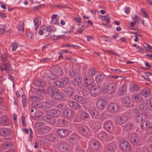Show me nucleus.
Instances as JSON below:
<instances>
[{
    "mask_svg": "<svg viewBox=\"0 0 152 152\" xmlns=\"http://www.w3.org/2000/svg\"><path fill=\"white\" fill-rule=\"evenodd\" d=\"M62 74V70L60 67L53 66L51 68L48 76L50 79L54 80L58 79Z\"/></svg>",
    "mask_w": 152,
    "mask_h": 152,
    "instance_id": "obj_1",
    "label": "nucleus"
},
{
    "mask_svg": "<svg viewBox=\"0 0 152 152\" xmlns=\"http://www.w3.org/2000/svg\"><path fill=\"white\" fill-rule=\"evenodd\" d=\"M118 86L117 84L114 82L108 84L104 88H103L104 93H108L110 94L115 92L117 89Z\"/></svg>",
    "mask_w": 152,
    "mask_h": 152,
    "instance_id": "obj_2",
    "label": "nucleus"
},
{
    "mask_svg": "<svg viewBox=\"0 0 152 152\" xmlns=\"http://www.w3.org/2000/svg\"><path fill=\"white\" fill-rule=\"evenodd\" d=\"M78 132L83 136H86L88 134L90 133L89 129L85 126H79L77 128Z\"/></svg>",
    "mask_w": 152,
    "mask_h": 152,
    "instance_id": "obj_3",
    "label": "nucleus"
},
{
    "mask_svg": "<svg viewBox=\"0 0 152 152\" xmlns=\"http://www.w3.org/2000/svg\"><path fill=\"white\" fill-rule=\"evenodd\" d=\"M51 130V128L50 126H44L40 128L37 129V133L39 134H44L49 132Z\"/></svg>",
    "mask_w": 152,
    "mask_h": 152,
    "instance_id": "obj_4",
    "label": "nucleus"
},
{
    "mask_svg": "<svg viewBox=\"0 0 152 152\" xmlns=\"http://www.w3.org/2000/svg\"><path fill=\"white\" fill-rule=\"evenodd\" d=\"M10 124V120L7 116L4 115L0 117V125L1 126H6Z\"/></svg>",
    "mask_w": 152,
    "mask_h": 152,
    "instance_id": "obj_5",
    "label": "nucleus"
},
{
    "mask_svg": "<svg viewBox=\"0 0 152 152\" xmlns=\"http://www.w3.org/2000/svg\"><path fill=\"white\" fill-rule=\"evenodd\" d=\"M120 147L122 149L126 151H130L131 149L130 143L125 140L121 141Z\"/></svg>",
    "mask_w": 152,
    "mask_h": 152,
    "instance_id": "obj_6",
    "label": "nucleus"
},
{
    "mask_svg": "<svg viewBox=\"0 0 152 152\" xmlns=\"http://www.w3.org/2000/svg\"><path fill=\"white\" fill-rule=\"evenodd\" d=\"M74 99L76 101L83 105V107H85L84 105L87 104L86 99L83 97L78 95H75L74 96Z\"/></svg>",
    "mask_w": 152,
    "mask_h": 152,
    "instance_id": "obj_7",
    "label": "nucleus"
},
{
    "mask_svg": "<svg viewBox=\"0 0 152 152\" xmlns=\"http://www.w3.org/2000/svg\"><path fill=\"white\" fill-rule=\"evenodd\" d=\"M56 131L58 134L61 137L65 138L68 135V130L65 129H57Z\"/></svg>",
    "mask_w": 152,
    "mask_h": 152,
    "instance_id": "obj_8",
    "label": "nucleus"
},
{
    "mask_svg": "<svg viewBox=\"0 0 152 152\" xmlns=\"http://www.w3.org/2000/svg\"><path fill=\"white\" fill-rule=\"evenodd\" d=\"M58 89L54 86H51L48 88L47 92L50 96L53 98Z\"/></svg>",
    "mask_w": 152,
    "mask_h": 152,
    "instance_id": "obj_9",
    "label": "nucleus"
},
{
    "mask_svg": "<svg viewBox=\"0 0 152 152\" xmlns=\"http://www.w3.org/2000/svg\"><path fill=\"white\" fill-rule=\"evenodd\" d=\"M103 125L105 129L108 132H111L113 131V126L110 121H105Z\"/></svg>",
    "mask_w": 152,
    "mask_h": 152,
    "instance_id": "obj_10",
    "label": "nucleus"
},
{
    "mask_svg": "<svg viewBox=\"0 0 152 152\" xmlns=\"http://www.w3.org/2000/svg\"><path fill=\"white\" fill-rule=\"evenodd\" d=\"M127 120V118L125 116L122 115L117 117L115 121V123L121 125L126 123Z\"/></svg>",
    "mask_w": 152,
    "mask_h": 152,
    "instance_id": "obj_11",
    "label": "nucleus"
},
{
    "mask_svg": "<svg viewBox=\"0 0 152 152\" xmlns=\"http://www.w3.org/2000/svg\"><path fill=\"white\" fill-rule=\"evenodd\" d=\"M96 106L100 110H103L106 105V102L104 99H101L98 100L96 102Z\"/></svg>",
    "mask_w": 152,
    "mask_h": 152,
    "instance_id": "obj_12",
    "label": "nucleus"
},
{
    "mask_svg": "<svg viewBox=\"0 0 152 152\" xmlns=\"http://www.w3.org/2000/svg\"><path fill=\"white\" fill-rule=\"evenodd\" d=\"M123 103L127 107H131L133 105V103L129 97H125L122 100Z\"/></svg>",
    "mask_w": 152,
    "mask_h": 152,
    "instance_id": "obj_13",
    "label": "nucleus"
},
{
    "mask_svg": "<svg viewBox=\"0 0 152 152\" xmlns=\"http://www.w3.org/2000/svg\"><path fill=\"white\" fill-rule=\"evenodd\" d=\"M140 88L137 84L132 83L130 84L129 88V91L132 93L136 92L139 91Z\"/></svg>",
    "mask_w": 152,
    "mask_h": 152,
    "instance_id": "obj_14",
    "label": "nucleus"
},
{
    "mask_svg": "<svg viewBox=\"0 0 152 152\" xmlns=\"http://www.w3.org/2000/svg\"><path fill=\"white\" fill-rule=\"evenodd\" d=\"M67 102L70 107L76 110H78L80 107V105L78 103L73 101L69 100Z\"/></svg>",
    "mask_w": 152,
    "mask_h": 152,
    "instance_id": "obj_15",
    "label": "nucleus"
},
{
    "mask_svg": "<svg viewBox=\"0 0 152 152\" xmlns=\"http://www.w3.org/2000/svg\"><path fill=\"white\" fill-rule=\"evenodd\" d=\"M10 133V130L8 128L3 127L0 129V135L3 137L9 136Z\"/></svg>",
    "mask_w": 152,
    "mask_h": 152,
    "instance_id": "obj_16",
    "label": "nucleus"
},
{
    "mask_svg": "<svg viewBox=\"0 0 152 152\" xmlns=\"http://www.w3.org/2000/svg\"><path fill=\"white\" fill-rule=\"evenodd\" d=\"M107 108L109 111L113 112H116L118 110V105L114 103L109 104Z\"/></svg>",
    "mask_w": 152,
    "mask_h": 152,
    "instance_id": "obj_17",
    "label": "nucleus"
},
{
    "mask_svg": "<svg viewBox=\"0 0 152 152\" xmlns=\"http://www.w3.org/2000/svg\"><path fill=\"white\" fill-rule=\"evenodd\" d=\"M130 141L133 144L137 145L139 142V137L137 134H133L130 136Z\"/></svg>",
    "mask_w": 152,
    "mask_h": 152,
    "instance_id": "obj_18",
    "label": "nucleus"
},
{
    "mask_svg": "<svg viewBox=\"0 0 152 152\" xmlns=\"http://www.w3.org/2000/svg\"><path fill=\"white\" fill-rule=\"evenodd\" d=\"M64 94L63 92H59L58 90L53 98L58 100H61L64 99Z\"/></svg>",
    "mask_w": 152,
    "mask_h": 152,
    "instance_id": "obj_19",
    "label": "nucleus"
},
{
    "mask_svg": "<svg viewBox=\"0 0 152 152\" xmlns=\"http://www.w3.org/2000/svg\"><path fill=\"white\" fill-rule=\"evenodd\" d=\"M44 119L45 121L51 124H54L56 121L54 117L49 114L44 117Z\"/></svg>",
    "mask_w": 152,
    "mask_h": 152,
    "instance_id": "obj_20",
    "label": "nucleus"
},
{
    "mask_svg": "<svg viewBox=\"0 0 152 152\" xmlns=\"http://www.w3.org/2000/svg\"><path fill=\"white\" fill-rule=\"evenodd\" d=\"M136 113L135 114V121L137 123L142 122L144 120L143 119V114L140 113H139L137 110L135 111Z\"/></svg>",
    "mask_w": 152,
    "mask_h": 152,
    "instance_id": "obj_21",
    "label": "nucleus"
},
{
    "mask_svg": "<svg viewBox=\"0 0 152 152\" xmlns=\"http://www.w3.org/2000/svg\"><path fill=\"white\" fill-rule=\"evenodd\" d=\"M127 92V86L125 84H123L119 88L118 93L120 95H125Z\"/></svg>",
    "mask_w": 152,
    "mask_h": 152,
    "instance_id": "obj_22",
    "label": "nucleus"
},
{
    "mask_svg": "<svg viewBox=\"0 0 152 152\" xmlns=\"http://www.w3.org/2000/svg\"><path fill=\"white\" fill-rule=\"evenodd\" d=\"M68 145L65 142L61 143L59 145V149L62 152H68Z\"/></svg>",
    "mask_w": 152,
    "mask_h": 152,
    "instance_id": "obj_23",
    "label": "nucleus"
},
{
    "mask_svg": "<svg viewBox=\"0 0 152 152\" xmlns=\"http://www.w3.org/2000/svg\"><path fill=\"white\" fill-rule=\"evenodd\" d=\"M97 137L99 139L102 141L106 140L108 139L107 134L103 132H100L98 134Z\"/></svg>",
    "mask_w": 152,
    "mask_h": 152,
    "instance_id": "obj_24",
    "label": "nucleus"
},
{
    "mask_svg": "<svg viewBox=\"0 0 152 152\" xmlns=\"http://www.w3.org/2000/svg\"><path fill=\"white\" fill-rule=\"evenodd\" d=\"M48 114L54 117L60 115L61 112L57 109H52L49 110L48 112Z\"/></svg>",
    "mask_w": 152,
    "mask_h": 152,
    "instance_id": "obj_25",
    "label": "nucleus"
},
{
    "mask_svg": "<svg viewBox=\"0 0 152 152\" xmlns=\"http://www.w3.org/2000/svg\"><path fill=\"white\" fill-rule=\"evenodd\" d=\"M131 98L132 100L137 102H140L142 99V97L138 94H132L131 96Z\"/></svg>",
    "mask_w": 152,
    "mask_h": 152,
    "instance_id": "obj_26",
    "label": "nucleus"
},
{
    "mask_svg": "<svg viewBox=\"0 0 152 152\" xmlns=\"http://www.w3.org/2000/svg\"><path fill=\"white\" fill-rule=\"evenodd\" d=\"M79 137L76 134H73L71 135L69 139V141L72 144H76L78 141Z\"/></svg>",
    "mask_w": 152,
    "mask_h": 152,
    "instance_id": "obj_27",
    "label": "nucleus"
},
{
    "mask_svg": "<svg viewBox=\"0 0 152 152\" xmlns=\"http://www.w3.org/2000/svg\"><path fill=\"white\" fill-rule=\"evenodd\" d=\"M150 93V90L149 89L145 88L142 89L140 91V94L146 98L149 96Z\"/></svg>",
    "mask_w": 152,
    "mask_h": 152,
    "instance_id": "obj_28",
    "label": "nucleus"
},
{
    "mask_svg": "<svg viewBox=\"0 0 152 152\" xmlns=\"http://www.w3.org/2000/svg\"><path fill=\"white\" fill-rule=\"evenodd\" d=\"M17 28L19 34L23 33L24 31V23L22 21H20L17 26Z\"/></svg>",
    "mask_w": 152,
    "mask_h": 152,
    "instance_id": "obj_29",
    "label": "nucleus"
},
{
    "mask_svg": "<svg viewBox=\"0 0 152 152\" xmlns=\"http://www.w3.org/2000/svg\"><path fill=\"white\" fill-rule=\"evenodd\" d=\"M90 146L94 150H97L99 147V143L96 141L91 142L90 144Z\"/></svg>",
    "mask_w": 152,
    "mask_h": 152,
    "instance_id": "obj_30",
    "label": "nucleus"
},
{
    "mask_svg": "<svg viewBox=\"0 0 152 152\" xmlns=\"http://www.w3.org/2000/svg\"><path fill=\"white\" fill-rule=\"evenodd\" d=\"M74 112L71 109L65 110L64 111V114L68 118H72L74 115Z\"/></svg>",
    "mask_w": 152,
    "mask_h": 152,
    "instance_id": "obj_31",
    "label": "nucleus"
},
{
    "mask_svg": "<svg viewBox=\"0 0 152 152\" xmlns=\"http://www.w3.org/2000/svg\"><path fill=\"white\" fill-rule=\"evenodd\" d=\"M104 79V77L102 74H99L97 75L95 77L96 82L98 84H100L102 83Z\"/></svg>",
    "mask_w": 152,
    "mask_h": 152,
    "instance_id": "obj_32",
    "label": "nucleus"
},
{
    "mask_svg": "<svg viewBox=\"0 0 152 152\" xmlns=\"http://www.w3.org/2000/svg\"><path fill=\"white\" fill-rule=\"evenodd\" d=\"M34 84L38 87H43L46 86V83L42 80L41 81L40 80L38 79L34 81Z\"/></svg>",
    "mask_w": 152,
    "mask_h": 152,
    "instance_id": "obj_33",
    "label": "nucleus"
},
{
    "mask_svg": "<svg viewBox=\"0 0 152 152\" xmlns=\"http://www.w3.org/2000/svg\"><path fill=\"white\" fill-rule=\"evenodd\" d=\"M106 148L108 151H114L116 149V146L115 143H112L108 145Z\"/></svg>",
    "mask_w": 152,
    "mask_h": 152,
    "instance_id": "obj_34",
    "label": "nucleus"
},
{
    "mask_svg": "<svg viewBox=\"0 0 152 152\" xmlns=\"http://www.w3.org/2000/svg\"><path fill=\"white\" fill-rule=\"evenodd\" d=\"M101 123L98 121H96L93 123L92 125V127L96 130H98L101 128Z\"/></svg>",
    "mask_w": 152,
    "mask_h": 152,
    "instance_id": "obj_35",
    "label": "nucleus"
},
{
    "mask_svg": "<svg viewBox=\"0 0 152 152\" xmlns=\"http://www.w3.org/2000/svg\"><path fill=\"white\" fill-rule=\"evenodd\" d=\"M10 68L9 66L7 64H5L0 67V69L3 73L4 72L8 73L9 72Z\"/></svg>",
    "mask_w": 152,
    "mask_h": 152,
    "instance_id": "obj_36",
    "label": "nucleus"
},
{
    "mask_svg": "<svg viewBox=\"0 0 152 152\" xmlns=\"http://www.w3.org/2000/svg\"><path fill=\"white\" fill-rule=\"evenodd\" d=\"M66 94L70 96H72L74 94V92L72 88L71 87H68L65 90H64Z\"/></svg>",
    "mask_w": 152,
    "mask_h": 152,
    "instance_id": "obj_37",
    "label": "nucleus"
},
{
    "mask_svg": "<svg viewBox=\"0 0 152 152\" xmlns=\"http://www.w3.org/2000/svg\"><path fill=\"white\" fill-rule=\"evenodd\" d=\"M150 123L148 121H143L141 124L140 126L141 129H148L149 124Z\"/></svg>",
    "mask_w": 152,
    "mask_h": 152,
    "instance_id": "obj_38",
    "label": "nucleus"
},
{
    "mask_svg": "<svg viewBox=\"0 0 152 152\" xmlns=\"http://www.w3.org/2000/svg\"><path fill=\"white\" fill-rule=\"evenodd\" d=\"M12 144L11 142H5L2 144L1 147L4 149H8L11 148L12 146Z\"/></svg>",
    "mask_w": 152,
    "mask_h": 152,
    "instance_id": "obj_39",
    "label": "nucleus"
},
{
    "mask_svg": "<svg viewBox=\"0 0 152 152\" xmlns=\"http://www.w3.org/2000/svg\"><path fill=\"white\" fill-rule=\"evenodd\" d=\"M101 91V88L99 86H98L96 88H94L93 89L92 92L95 95L97 96L100 93Z\"/></svg>",
    "mask_w": 152,
    "mask_h": 152,
    "instance_id": "obj_40",
    "label": "nucleus"
},
{
    "mask_svg": "<svg viewBox=\"0 0 152 152\" xmlns=\"http://www.w3.org/2000/svg\"><path fill=\"white\" fill-rule=\"evenodd\" d=\"M80 117L81 119L85 120L88 118L89 115L87 113L83 112L80 113Z\"/></svg>",
    "mask_w": 152,
    "mask_h": 152,
    "instance_id": "obj_41",
    "label": "nucleus"
},
{
    "mask_svg": "<svg viewBox=\"0 0 152 152\" xmlns=\"http://www.w3.org/2000/svg\"><path fill=\"white\" fill-rule=\"evenodd\" d=\"M81 82L80 77L79 76H76L73 81V84L74 85L78 86L80 84Z\"/></svg>",
    "mask_w": 152,
    "mask_h": 152,
    "instance_id": "obj_42",
    "label": "nucleus"
},
{
    "mask_svg": "<svg viewBox=\"0 0 152 152\" xmlns=\"http://www.w3.org/2000/svg\"><path fill=\"white\" fill-rule=\"evenodd\" d=\"M90 113L92 118L97 116L99 115V113L97 110L94 109H92L89 111Z\"/></svg>",
    "mask_w": 152,
    "mask_h": 152,
    "instance_id": "obj_43",
    "label": "nucleus"
},
{
    "mask_svg": "<svg viewBox=\"0 0 152 152\" xmlns=\"http://www.w3.org/2000/svg\"><path fill=\"white\" fill-rule=\"evenodd\" d=\"M34 23L35 26L34 28L35 30L37 29L39 27V25L40 24V21L39 19L38 18H36L34 19Z\"/></svg>",
    "mask_w": 152,
    "mask_h": 152,
    "instance_id": "obj_44",
    "label": "nucleus"
},
{
    "mask_svg": "<svg viewBox=\"0 0 152 152\" xmlns=\"http://www.w3.org/2000/svg\"><path fill=\"white\" fill-rule=\"evenodd\" d=\"M45 104L46 107H47L49 108L51 107L52 106H53L54 104V101H52V100H47L45 102Z\"/></svg>",
    "mask_w": 152,
    "mask_h": 152,
    "instance_id": "obj_45",
    "label": "nucleus"
},
{
    "mask_svg": "<svg viewBox=\"0 0 152 152\" xmlns=\"http://www.w3.org/2000/svg\"><path fill=\"white\" fill-rule=\"evenodd\" d=\"M56 135L55 134H50L48 135V139L52 141H54L56 140Z\"/></svg>",
    "mask_w": 152,
    "mask_h": 152,
    "instance_id": "obj_46",
    "label": "nucleus"
},
{
    "mask_svg": "<svg viewBox=\"0 0 152 152\" xmlns=\"http://www.w3.org/2000/svg\"><path fill=\"white\" fill-rule=\"evenodd\" d=\"M96 71L95 69L93 68L90 69L88 71V74L89 76H93L96 73Z\"/></svg>",
    "mask_w": 152,
    "mask_h": 152,
    "instance_id": "obj_47",
    "label": "nucleus"
},
{
    "mask_svg": "<svg viewBox=\"0 0 152 152\" xmlns=\"http://www.w3.org/2000/svg\"><path fill=\"white\" fill-rule=\"evenodd\" d=\"M46 26L45 25H43L40 28V29L39 32V34L42 35L43 34L44 32L46 31Z\"/></svg>",
    "mask_w": 152,
    "mask_h": 152,
    "instance_id": "obj_48",
    "label": "nucleus"
},
{
    "mask_svg": "<svg viewBox=\"0 0 152 152\" xmlns=\"http://www.w3.org/2000/svg\"><path fill=\"white\" fill-rule=\"evenodd\" d=\"M101 18L103 20H105L106 23H110V20L109 17L108 16V15L107 14V15L104 16H102Z\"/></svg>",
    "mask_w": 152,
    "mask_h": 152,
    "instance_id": "obj_49",
    "label": "nucleus"
},
{
    "mask_svg": "<svg viewBox=\"0 0 152 152\" xmlns=\"http://www.w3.org/2000/svg\"><path fill=\"white\" fill-rule=\"evenodd\" d=\"M43 105L42 102H37L33 103L32 104L33 106H34L37 108H39L42 107Z\"/></svg>",
    "mask_w": 152,
    "mask_h": 152,
    "instance_id": "obj_50",
    "label": "nucleus"
},
{
    "mask_svg": "<svg viewBox=\"0 0 152 152\" xmlns=\"http://www.w3.org/2000/svg\"><path fill=\"white\" fill-rule=\"evenodd\" d=\"M132 128V125L130 123L127 124L124 126V129L127 131L130 130Z\"/></svg>",
    "mask_w": 152,
    "mask_h": 152,
    "instance_id": "obj_51",
    "label": "nucleus"
},
{
    "mask_svg": "<svg viewBox=\"0 0 152 152\" xmlns=\"http://www.w3.org/2000/svg\"><path fill=\"white\" fill-rule=\"evenodd\" d=\"M54 84L56 86L60 87L62 88L63 87V85L59 81L56 80L53 82Z\"/></svg>",
    "mask_w": 152,
    "mask_h": 152,
    "instance_id": "obj_52",
    "label": "nucleus"
},
{
    "mask_svg": "<svg viewBox=\"0 0 152 152\" xmlns=\"http://www.w3.org/2000/svg\"><path fill=\"white\" fill-rule=\"evenodd\" d=\"M43 125V123L42 122H36L34 125L35 127L37 129H39L41 127H42Z\"/></svg>",
    "mask_w": 152,
    "mask_h": 152,
    "instance_id": "obj_53",
    "label": "nucleus"
},
{
    "mask_svg": "<svg viewBox=\"0 0 152 152\" xmlns=\"http://www.w3.org/2000/svg\"><path fill=\"white\" fill-rule=\"evenodd\" d=\"M148 106H147L146 103H143L141 104L140 106V109L146 110L148 108Z\"/></svg>",
    "mask_w": 152,
    "mask_h": 152,
    "instance_id": "obj_54",
    "label": "nucleus"
},
{
    "mask_svg": "<svg viewBox=\"0 0 152 152\" xmlns=\"http://www.w3.org/2000/svg\"><path fill=\"white\" fill-rule=\"evenodd\" d=\"M27 37L29 40H32L34 38V36L33 33L32 32H30L27 33Z\"/></svg>",
    "mask_w": 152,
    "mask_h": 152,
    "instance_id": "obj_55",
    "label": "nucleus"
},
{
    "mask_svg": "<svg viewBox=\"0 0 152 152\" xmlns=\"http://www.w3.org/2000/svg\"><path fill=\"white\" fill-rule=\"evenodd\" d=\"M148 108L151 109L152 108V101L151 99H149L146 102Z\"/></svg>",
    "mask_w": 152,
    "mask_h": 152,
    "instance_id": "obj_56",
    "label": "nucleus"
},
{
    "mask_svg": "<svg viewBox=\"0 0 152 152\" xmlns=\"http://www.w3.org/2000/svg\"><path fill=\"white\" fill-rule=\"evenodd\" d=\"M63 127H67L70 125V122L69 120L64 119Z\"/></svg>",
    "mask_w": 152,
    "mask_h": 152,
    "instance_id": "obj_57",
    "label": "nucleus"
},
{
    "mask_svg": "<svg viewBox=\"0 0 152 152\" xmlns=\"http://www.w3.org/2000/svg\"><path fill=\"white\" fill-rule=\"evenodd\" d=\"M69 81L68 78L67 77H63L61 80V83L64 86V85L66 84Z\"/></svg>",
    "mask_w": 152,
    "mask_h": 152,
    "instance_id": "obj_58",
    "label": "nucleus"
},
{
    "mask_svg": "<svg viewBox=\"0 0 152 152\" xmlns=\"http://www.w3.org/2000/svg\"><path fill=\"white\" fill-rule=\"evenodd\" d=\"M22 102L23 104V107H25L26 105V96L25 95H22Z\"/></svg>",
    "mask_w": 152,
    "mask_h": 152,
    "instance_id": "obj_59",
    "label": "nucleus"
},
{
    "mask_svg": "<svg viewBox=\"0 0 152 152\" xmlns=\"http://www.w3.org/2000/svg\"><path fill=\"white\" fill-rule=\"evenodd\" d=\"M18 45V44L16 42H14L11 45L12 48V50L14 51L16 50Z\"/></svg>",
    "mask_w": 152,
    "mask_h": 152,
    "instance_id": "obj_60",
    "label": "nucleus"
},
{
    "mask_svg": "<svg viewBox=\"0 0 152 152\" xmlns=\"http://www.w3.org/2000/svg\"><path fill=\"white\" fill-rule=\"evenodd\" d=\"M93 80L91 78H89L85 82H84V84L85 86L92 84Z\"/></svg>",
    "mask_w": 152,
    "mask_h": 152,
    "instance_id": "obj_61",
    "label": "nucleus"
},
{
    "mask_svg": "<svg viewBox=\"0 0 152 152\" xmlns=\"http://www.w3.org/2000/svg\"><path fill=\"white\" fill-rule=\"evenodd\" d=\"M104 114L103 113H102L98 117V119L99 121V122L101 123H102L105 119V118L104 117Z\"/></svg>",
    "mask_w": 152,
    "mask_h": 152,
    "instance_id": "obj_62",
    "label": "nucleus"
},
{
    "mask_svg": "<svg viewBox=\"0 0 152 152\" xmlns=\"http://www.w3.org/2000/svg\"><path fill=\"white\" fill-rule=\"evenodd\" d=\"M64 119H59L58 121V125L60 126H63Z\"/></svg>",
    "mask_w": 152,
    "mask_h": 152,
    "instance_id": "obj_63",
    "label": "nucleus"
},
{
    "mask_svg": "<svg viewBox=\"0 0 152 152\" xmlns=\"http://www.w3.org/2000/svg\"><path fill=\"white\" fill-rule=\"evenodd\" d=\"M2 60L3 62L4 63H7V56L6 54L3 55L1 56Z\"/></svg>",
    "mask_w": 152,
    "mask_h": 152,
    "instance_id": "obj_64",
    "label": "nucleus"
}]
</instances>
